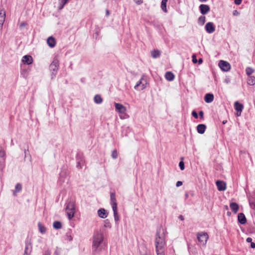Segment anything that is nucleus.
<instances>
[{
	"label": "nucleus",
	"instance_id": "f257e3e1",
	"mask_svg": "<svg viewBox=\"0 0 255 255\" xmlns=\"http://www.w3.org/2000/svg\"><path fill=\"white\" fill-rule=\"evenodd\" d=\"M104 236L102 233L96 232L93 237L92 251L94 255L99 254L103 247Z\"/></svg>",
	"mask_w": 255,
	"mask_h": 255
},
{
	"label": "nucleus",
	"instance_id": "f03ea898",
	"mask_svg": "<svg viewBox=\"0 0 255 255\" xmlns=\"http://www.w3.org/2000/svg\"><path fill=\"white\" fill-rule=\"evenodd\" d=\"M165 231L160 228L156 232L155 248H165Z\"/></svg>",
	"mask_w": 255,
	"mask_h": 255
},
{
	"label": "nucleus",
	"instance_id": "7ed1b4c3",
	"mask_svg": "<svg viewBox=\"0 0 255 255\" xmlns=\"http://www.w3.org/2000/svg\"><path fill=\"white\" fill-rule=\"evenodd\" d=\"M65 211L69 220H71L75 215L76 212L75 203L73 201H69L66 204Z\"/></svg>",
	"mask_w": 255,
	"mask_h": 255
},
{
	"label": "nucleus",
	"instance_id": "20e7f679",
	"mask_svg": "<svg viewBox=\"0 0 255 255\" xmlns=\"http://www.w3.org/2000/svg\"><path fill=\"white\" fill-rule=\"evenodd\" d=\"M59 62L57 59H54L49 66L50 70L51 72V78L55 77L58 70Z\"/></svg>",
	"mask_w": 255,
	"mask_h": 255
},
{
	"label": "nucleus",
	"instance_id": "39448f33",
	"mask_svg": "<svg viewBox=\"0 0 255 255\" xmlns=\"http://www.w3.org/2000/svg\"><path fill=\"white\" fill-rule=\"evenodd\" d=\"M208 235L205 232H200L197 234L198 244L201 246H204L206 244L208 239Z\"/></svg>",
	"mask_w": 255,
	"mask_h": 255
},
{
	"label": "nucleus",
	"instance_id": "423d86ee",
	"mask_svg": "<svg viewBox=\"0 0 255 255\" xmlns=\"http://www.w3.org/2000/svg\"><path fill=\"white\" fill-rule=\"evenodd\" d=\"M147 81L145 79L144 75H142L140 80L137 82L134 86V88L136 90L141 91L146 87Z\"/></svg>",
	"mask_w": 255,
	"mask_h": 255
},
{
	"label": "nucleus",
	"instance_id": "0eeeda50",
	"mask_svg": "<svg viewBox=\"0 0 255 255\" xmlns=\"http://www.w3.org/2000/svg\"><path fill=\"white\" fill-rule=\"evenodd\" d=\"M25 247L24 249V255H30L32 250V246L30 241L29 239H27L25 242Z\"/></svg>",
	"mask_w": 255,
	"mask_h": 255
},
{
	"label": "nucleus",
	"instance_id": "6e6552de",
	"mask_svg": "<svg viewBox=\"0 0 255 255\" xmlns=\"http://www.w3.org/2000/svg\"><path fill=\"white\" fill-rule=\"evenodd\" d=\"M218 65L221 70L225 72L228 71L231 68L230 63L223 60L220 61Z\"/></svg>",
	"mask_w": 255,
	"mask_h": 255
},
{
	"label": "nucleus",
	"instance_id": "1a4fd4ad",
	"mask_svg": "<svg viewBox=\"0 0 255 255\" xmlns=\"http://www.w3.org/2000/svg\"><path fill=\"white\" fill-rule=\"evenodd\" d=\"M205 29L207 33L211 34L215 31V26L213 22H208L206 24Z\"/></svg>",
	"mask_w": 255,
	"mask_h": 255
},
{
	"label": "nucleus",
	"instance_id": "9d476101",
	"mask_svg": "<svg viewBox=\"0 0 255 255\" xmlns=\"http://www.w3.org/2000/svg\"><path fill=\"white\" fill-rule=\"evenodd\" d=\"M116 110L120 114H125L126 112L127 108L122 104L120 103H115Z\"/></svg>",
	"mask_w": 255,
	"mask_h": 255
},
{
	"label": "nucleus",
	"instance_id": "9b49d317",
	"mask_svg": "<svg viewBox=\"0 0 255 255\" xmlns=\"http://www.w3.org/2000/svg\"><path fill=\"white\" fill-rule=\"evenodd\" d=\"M110 203L112 209L118 208L116 193L115 192H112L110 194Z\"/></svg>",
	"mask_w": 255,
	"mask_h": 255
},
{
	"label": "nucleus",
	"instance_id": "f8f14e48",
	"mask_svg": "<svg viewBox=\"0 0 255 255\" xmlns=\"http://www.w3.org/2000/svg\"><path fill=\"white\" fill-rule=\"evenodd\" d=\"M199 10L200 12L205 15L207 14L210 10V8L208 5L202 4L199 6Z\"/></svg>",
	"mask_w": 255,
	"mask_h": 255
},
{
	"label": "nucleus",
	"instance_id": "ddd939ff",
	"mask_svg": "<svg viewBox=\"0 0 255 255\" xmlns=\"http://www.w3.org/2000/svg\"><path fill=\"white\" fill-rule=\"evenodd\" d=\"M217 188L219 191H225L226 189V184L225 182L217 180L216 182Z\"/></svg>",
	"mask_w": 255,
	"mask_h": 255
},
{
	"label": "nucleus",
	"instance_id": "4468645a",
	"mask_svg": "<svg viewBox=\"0 0 255 255\" xmlns=\"http://www.w3.org/2000/svg\"><path fill=\"white\" fill-rule=\"evenodd\" d=\"M68 175V171L67 169H62L59 174V181L60 182H64L65 178Z\"/></svg>",
	"mask_w": 255,
	"mask_h": 255
},
{
	"label": "nucleus",
	"instance_id": "2eb2a0df",
	"mask_svg": "<svg viewBox=\"0 0 255 255\" xmlns=\"http://www.w3.org/2000/svg\"><path fill=\"white\" fill-rule=\"evenodd\" d=\"M99 217L102 219H105L107 217L108 212L104 208H100L97 211Z\"/></svg>",
	"mask_w": 255,
	"mask_h": 255
},
{
	"label": "nucleus",
	"instance_id": "dca6fc26",
	"mask_svg": "<svg viewBox=\"0 0 255 255\" xmlns=\"http://www.w3.org/2000/svg\"><path fill=\"white\" fill-rule=\"evenodd\" d=\"M5 19V12L3 9H0V28H2Z\"/></svg>",
	"mask_w": 255,
	"mask_h": 255
},
{
	"label": "nucleus",
	"instance_id": "f3484780",
	"mask_svg": "<svg viewBox=\"0 0 255 255\" xmlns=\"http://www.w3.org/2000/svg\"><path fill=\"white\" fill-rule=\"evenodd\" d=\"M22 61L24 63H26L27 65H29L32 63L33 59L31 56L25 55L22 57Z\"/></svg>",
	"mask_w": 255,
	"mask_h": 255
},
{
	"label": "nucleus",
	"instance_id": "a211bd4d",
	"mask_svg": "<svg viewBox=\"0 0 255 255\" xmlns=\"http://www.w3.org/2000/svg\"><path fill=\"white\" fill-rule=\"evenodd\" d=\"M47 43L49 47L53 48L56 45V40L53 37L50 36L47 38Z\"/></svg>",
	"mask_w": 255,
	"mask_h": 255
},
{
	"label": "nucleus",
	"instance_id": "6ab92c4d",
	"mask_svg": "<svg viewBox=\"0 0 255 255\" xmlns=\"http://www.w3.org/2000/svg\"><path fill=\"white\" fill-rule=\"evenodd\" d=\"M239 222L241 224H245L247 222L246 218L243 213H239L238 216Z\"/></svg>",
	"mask_w": 255,
	"mask_h": 255
},
{
	"label": "nucleus",
	"instance_id": "aec40b11",
	"mask_svg": "<svg viewBox=\"0 0 255 255\" xmlns=\"http://www.w3.org/2000/svg\"><path fill=\"white\" fill-rule=\"evenodd\" d=\"M204 100L207 103H210L214 100V95L212 94H206L204 97Z\"/></svg>",
	"mask_w": 255,
	"mask_h": 255
},
{
	"label": "nucleus",
	"instance_id": "412c9836",
	"mask_svg": "<svg viewBox=\"0 0 255 255\" xmlns=\"http://www.w3.org/2000/svg\"><path fill=\"white\" fill-rule=\"evenodd\" d=\"M206 126L204 124H199L197 127V130L200 134H203L205 132Z\"/></svg>",
	"mask_w": 255,
	"mask_h": 255
},
{
	"label": "nucleus",
	"instance_id": "4be33fe9",
	"mask_svg": "<svg viewBox=\"0 0 255 255\" xmlns=\"http://www.w3.org/2000/svg\"><path fill=\"white\" fill-rule=\"evenodd\" d=\"M230 207L232 212L234 213H236L239 210V205L236 203H231Z\"/></svg>",
	"mask_w": 255,
	"mask_h": 255
},
{
	"label": "nucleus",
	"instance_id": "5701e85b",
	"mask_svg": "<svg viewBox=\"0 0 255 255\" xmlns=\"http://www.w3.org/2000/svg\"><path fill=\"white\" fill-rule=\"evenodd\" d=\"M166 79L168 81H172L174 79V75L171 72H167L165 75Z\"/></svg>",
	"mask_w": 255,
	"mask_h": 255
},
{
	"label": "nucleus",
	"instance_id": "b1692460",
	"mask_svg": "<svg viewBox=\"0 0 255 255\" xmlns=\"http://www.w3.org/2000/svg\"><path fill=\"white\" fill-rule=\"evenodd\" d=\"M244 107L243 105L238 102H236L235 103V109L237 112H240V113L242 111Z\"/></svg>",
	"mask_w": 255,
	"mask_h": 255
},
{
	"label": "nucleus",
	"instance_id": "393cba45",
	"mask_svg": "<svg viewBox=\"0 0 255 255\" xmlns=\"http://www.w3.org/2000/svg\"><path fill=\"white\" fill-rule=\"evenodd\" d=\"M22 189L21 184L20 183H17L15 187V190L13 191V194L14 196H16L17 192H19Z\"/></svg>",
	"mask_w": 255,
	"mask_h": 255
},
{
	"label": "nucleus",
	"instance_id": "a878e982",
	"mask_svg": "<svg viewBox=\"0 0 255 255\" xmlns=\"http://www.w3.org/2000/svg\"><path fill=\"white\" fill-rule=\"evenodd\" d=\"M38 227L39 232L41 234H44L46 233V228L40 222H39L38 223Z\"/></svg>",
	"mask_w": 255,
	"mask_h": 255
},
{
	"label": "nucleus",
	"instance_id": "bb28decb",
	"mask_svg": "<svg viewBox=\"0 0 255 255\" xmlns=\"http://www.w3.org/2000/svg\"><path fill=\"white\" fill-rule=\"evenodd\" d=\"M157 255H165V248H155Z\"/></svg>",
	"mask_w": 255,
	"mask_h": 255
},
{
	"label": "nucleus",
	"instance_id": "cd10ccee",
	"mask_svg": "<svg viewBox=\"0 0 255 255\" xmlns=\"http://www.w3.org/2000/svg\"><path fill=\"white\" fill-rule=\"evenodd\" d=\"M247 82L249 85H254L255 84V77L250 76L248 77Z\"/></svg>",
	"mask_w": 255,
	"mask_h": 255
},
{
	"label": "nucleus",
	"instance_id": "c85d7f7f",
	"mask_svg": "<svg viewBox=\"0 0 255 255\" xmlns=\"http://www.w3.org/2000/svg\"><path fill=\"white\" fill-rule=\"evenodd\" d=\"M151 55L152 58H156L160 55V52L157 50H154L151 52Z\"/></svg>",
	"mask_w": 255,
	"mask_h": 255
},
{
	"label": "nucleus",
	"instance_id": "c756f323",
	"mask_svg": "<svg viewBox=\"0 0 255 255\" xmlns=\"http://www.w3.org/2000/svg\"><path fill=\"white\" fill-rule=\"evenodd\" d=\"M70 0H59V9H62L64 5L68 3Z\"/></svg>",
	"mask_w": 255,
	"mask_h": 255
},
{
	"label": "nucleus",
	"instance_id": "7c9ffc66",
	"mask_svg": "<svg viewBox=\"0 0 255 255\" xmlns=\"http://www.w3.org/2000/svg\"><path fill=\"white\" fill-rule=\"evenodd\" d=\"M249 203L251 208L255 210V197H252L250 198Z\"/></svg>",
	"mask_w": 255,
	"mask_h": 255
},
{
	"label": "nucleus",
	"instance_id": "2f4dec72",
	"mask_svg": "<svg viewBox=\"0 0 255 255\" xmlns=\"http://www.w3.org/2000/svg\"><path fill=\"white\" fill-rule=\"evenodd\" d=\"M94 100L95 103H96V104H100L102 103V102L103 101V99H102L101 96L99 95H96L94 97Z\"/></svg>",
	"mask_w": 255,
	"mask_h": 255
},
{
	"label": "nucleus",
	"instance_id": "473e14b6",
	"mask_svg": "<svg viewBox=\"0 0 255 255\" xmlns=\"http://www.w3.org/2000/svg\"><path fill=\"white\" fill-rule=\"evenodd\" d=\"M114 212V217L115 222H118L120 218L118 213V208L112 209Z\"/></svg>",
	"mask_w": 255,
	"mask_h": 255
},
{
	"label": "nucleus",
	"instance_id": "72a5a7b5",
	"mask_svg": "<svg viewBox=\"0 0 255 255\" xmlns=\"http://www.w3.org/2000/svg\"><path fill=\"white\" fill-rule=\"evenodd\" d=\"M167 2V0H162L161 3V8L162 10L164 12H167L166 9V4Z\"/></svg>",
	"mask_w": 255,
	"mask_h": 255
},
{
	"label": "nucleus",
	"instance_id": "f704fd0d",
	"mask_svg": "<svg viewBox=\"0 0 255 255\" xmlns=\"http://www.w3.org/2000/svg\"><path fill=\"white\" fill-rule=\"evenodd\" d=\"M53 226L56 229H60L62 228V224L59 221H55L53 224Z\"/></svg>",
	"mask_w": 255,
	"mask_h": 255
},
{
	"label": "nucleus",
	"instance_id": "c9c22d12",
	"mask_svg": "<svg viewBox=\"0 0 255 255\" xmlns=\"http://www.w3.org/2000/svg\"><path fill=\"white\" fill-rule=\"evenodd\" d=\"M246 72L247 75L250 76L254 72V70L252 68L249 67L246 69Z\"/></svg>",
	"mask_w": 255,
	"mask_h": 255
},
{
	"label": "nucleus",
	"instance_id": "e433bc0d",
	"mask_svg": "<svg viewBox=\"0 0 255 255\" xmlns=\"http://www.w3.org/2000/svg\"><path fill=\"white\" fill-rule=\"evenodd\" d=\"M206 17L204 16H201L198 18V22L201 25H203L205 22Z\"/></svg>",
	"mask_w": 255,
	"mask_h": 255
},
{
	"label": "nucleus",
	"instance_id": "4c0bfd02",
	"mask_svg": "<svg viewBox=\"0 0 255 255\" xmlns=\"http://www.w3.org/2000/svg\"><path fill=\"white\" fill-rule=\"evenodd\" d=\"M5 155V152L4 150L2 148V147H0V157L3 158Z\"/></svg>",
	"mask_w": 255,
	"mask_h": 255
},
{
	"label": "nucleus",
	"instance_id": "58836bf2",
	"mask_svg": "<svg viewBox=\"0 0 255 255\" xmlns=\"http://www.w3.org/2000/svg\"><path fill=\"white\" fill-rule=\"evenodd\" d=\"M112 157L114 159H116L118 157V152L116 150H114L112 153Z\"/></svg>",
	"mask_w": 255,
	"mask_h": 255
},
{
	"label": "nucleus",
	"instance_id": "ea45409f",
	"mask_svg": "<svg viewBox=\"0 0 255 255\" xmlns=\"http://www.w3.org/2000/svg\"><path fill=\"white\" fill-rule=\"evenodd\" d=\"M66 236L67 240H68L69 241H72L73 237L71 235V233L70 232H67L66 233Z\"/></svg>",
	"mask_w": 255,
	"mask_h": 255
},
{
	"label": "nucleus",
	"instance_id": "a19ab883",
	"mask_svg": "<svg viewBox=\"0 0 255 255\" xmlns=\"http://www.w3.org/2000/svg\"><path fill=\"white\" fill-rule=\"evenodd\" d=\"M179 166L181 170H183L185 168L184 162L182 161H180Z\"/></svg>",
	"mask_w": 255,
	"mask_h": 255
},
{
	"label": "nucleus",
	"instance_id": "79ce46f5",
	"mask_svg": "<svg viewBox=\"0 0 255 255\" xmlns=\"http://www.w3.org/2000/svg\"><path fill=\"white\" fill-rule=\"evenodd\" d=\"M83 164V161L82 160H81L80 161H78L77 163V167L81 168Z\"/></svg>",
	"mask_w": 255,
	"mask_h": 255
},
{
	"label": "nucleus",
	"instance_id": "37998d69",
	"mask_svg": "<svg viewBox=\"0 0 255 255\" xmlns=\"http://www.w3.org/2000/svg\"><path fill=\"white\" fill-rule=\"evenodd\" d=\"M104 226L106 227H111L110 223L109 220L107 219L104 221Z\"/></svg>",
	"mask_w": 255,
	"mask_h": 255
},
{
	"label": "nucleus",
	"instance_id": "c03bdc74",
	"mask_svg": "<svg viewBox=\"0 0 255 255\" xmlns=\"http://www.w3.org/2000/svg\"><path fill=\"white\" fill-rule=\"evenodd\" d=\"M60 249L57 247L55 249V251L54 252V255H60Z\"/></svg>",
	"mask_w": 255,
	"mask_h": 255
},
{
	"label": "nucleus",
	"instance_id": "a18cd8bd",
	"mask_svg": "<svg viewBox=\"0 0 255 255\" xmlns=\"http://www.w3.org/2000/svg\"><path fill=\"white\" fill-rule=\"evenodd\" d=\"M192 115L193 117H194L195 119H197L198 118V114L196 112H195V111H193L192 112Z\"/></svg>",
	"mask_w": 255,
	"mask_h": 255
},
{
	"label": "nucleus",
	"instance_id": "49530a36",
	"mask_svg": "<svg viewBox=\"0 0 255 255\" xmlns=\"http://www.w3.org/2000/svg\"><path fill=\"white\" fill-rule=\"evenodd\" d=\"M239 14H240V13L237 10H234L233 12V15L234 16H238Z\"/></svg>",
	"mask_w": 255,
	"mask_h": 255
},
{
	"label": "nucleus",
	"instance_id": "de8ad7c7",
	"mask_svg": "<svg viewBox=\"0 0 255 255\" xmlns=\"http://www.w3.org/2000/svg\"><path fill=\"white\" fill-rule=\"evenodd\" d=\"M4 167V161H1L0 162V169L2 170Z\"/></svg>",
	"mask_w": 255,
	"mask_h": 255
},
{
	"label": "nucleus",
	"instance_id": "09e8293b",
	"mask_svg": "<svg viewBox=\"0 0 255 255\" xmlns=\"http://www.w3.org/2000/svg\"><path fill=\"white\" fill-rule=\"evenodd\" d=\"M242 0H235L234 2L237 5H240L242 3Z\"/></svg>",
	"mask_w": 255,
	"mask_h": 255
},
{
	"label": "nucleus",
	"instance_id": "8fccbe9b",
	"mask_svg": "<svg viewBox=\"0 0 255 255\" xmlns=\"http://www.w3.org/2000/svg\"><path fill=\"white\" fill-rule=\"evenodd\" d=\"M43 255H51V252L49 250L45 251Z\"/></svg>",
	"mask_w": 255,
	"mask_h": 255
},
{
	"label": "nucleus",
	"instance_id": "3c124183",
	"mask_svg": "<svg viewBox=\"0 0 255 255\" xmlns=\"http://www.w3.org/2000/svg\"><path fill=\"white\" fill-rule=\"evenodd\" d=\"M192 61L194 63H196L197 62V60L196 58V56L195 55H193L192 56Z\"/></svg>",
	"mask_w": 255,
	"mask_h": 255
},
{
	"label": "nucleus",
	"instance_id": "603ef678",
	"mask_svg": "<svg viewBox=\"0 0 255 255\" xmlns=\"http://www.w3.org/2000/svg\"><path fill=\"white\" fill-rule=\"evenodd\" d=\"M199 115L201 119H203L204 117V112L202 111H200L199 113Z\"/></svg>",
	"mask_w": 255,
	"mask_h": 255
},
{
	"label": "nucleus",
	"instance_id": "864d4df0",
	"mask_svg": "<svg viewBox=\"0 0 255 255\" xmlns=\"http://www.w3.org/2000/svg\"><path fill=\"white\" fill-rule=\"evenodd\" d=\"M183 183L182 181H178L176 182V186L177 187H179L182 185Z\"/></svg>",
	"mask_w": 255,
	"mask_h": 255
},
{
	"label": "nucleus",
	"instance_id": "5fc2aeb1",
	"mask_svg": "<svg viewBox=\"0 0 255 255\" xmlns=\"http://www.w3.org/2000/svg\"><path fill=\"white\" fill-rule=\"evenodd\" d=\"M135 3L137 4H140L142 3V0H133Z\"/></svg>",
	"mask_w": 255,
	"mask_h": 255
},
{
	"label": "nucleus",
	"instance_id": "6e6d98bb",
	"mask_svg": "<svg viewBox=\"0 0 255 255\" xmlns=\"http://www.w3.org/2000/svg\"><path fill=\"white\" fill-rule=\"evenodd\" d=\"M26 25V23L25 22H22L20 24L19 27L20 28H22Z\"/></svg>",
	"mask_w": 255,
	"mask_h": 255
},
{
	"label": "nucleus",
	"instance_id": "4d7b16f0",
	"mask_svg": "<svg viewBox=\"0 0 255 255\" xmlns=\"http://www.w3.org/2000/svg\"><path fill=\"white\" fill-rule=\"evenodd\" d=\"M246 241L248 243H251L252 242V239L251 238L249 237V238H248L247 239Z\"/></svg>",
	"mask_w": 255,
	"mask_h": 255
},
{
	"label": "nucleus",
	"instance_id": "13d9d810",
	"mask_svg": "<svg viewBox=\"0 0 255 255\" xmlns=\"http://www.w3.org/2000/svg\"><path fill=\"white\" fill-rule=\"evenodd\" d=\"M251 247L252 248H253V249L255 248V243L252 242L251 244Z\"/></svg>",
	"mask_w": 255,
	"mask_h": 255
},
{
	"label": "nucleus",
	"instance_id": "bf43d9fd",
	"mask_svg": "<svg viewBox=\"0 0 255 255\" xmlns=\"http://www.w3.org/2000/svg\"><path fill=\"white\" fill-rule=\"evenodd\" d=\"M178 218L180 220L182 221L184 219V217L182 215H180Z\"/></svg>",
	"mask_w": 255,
	"mask_h": 255
},
{
	"label": "nucleus",
	"instance_id": "052dcab7",
	"mask_svg": "<svg viewBox=\"0 0 255 255\" xmlns=\"http://www.w3.org/2000/svg\"><path fill=\"white\" fill-rule=\"evenodd\" d=\"M203 62V60L202 58H200L199 60H198V63L199 64H201Z\"/></svg>",
	"mask_w": 255,
	"mask_h": 255
},
{
	"label": "nucleus",
	"instance_id": "680f3d73",
	"mask_svg": "<svg viewBox=\"0 0 255 255\" xmlns=\"http://www.w3.org/2000/svg\"><path fill=\"white\" fill-rule=\"evenodd\" d=\"M28 151V149H25L24 150V154H25V157L26 156L27 152Z\"/></svg>",
	"mask_w": 255,
	"mask_h": 255
},
{
	"label": "nucleus",
	"instance_id": "e2e57ef3",
	"mask_svg": "<svg viewBox=\"0 0 255 255\" xmlns=\"http://www.w3.org/2000/svg\"><path fill=\"white\" fill-rule=\"evenodd\" d=\"M110 14V12L108 10H106V15L107 16H108Z\"/></svg>",
	"mask_w": 255,
	"mask_h": 255
},
{
	"label": "nucleus",
	"instance_id": "0e129e2a",
	"mask_svg": "<svg viewBox=\"0 0 255 255\" xmlns=\"http://www.w3.org/2000/svg\"><path fill=\"white\" fill-rule=\"evenodd\" d=\"M227 120H224V121H223L222 122V124H223V125H225V124H226L227 123Z\"/></svg>",
	"mask_w": 255,
	"mask_h": 255
},
{
	"label": "nucleus",
	"instance_id": "69168bd1",
	"mask_svg": "<svg viewBox=\"0 0 255 255\" xmlns=\"http://www.w3.org/2000/svg\"><path fill=\"white\" fill-rule=\"evenodd\" d=\"M208 0H199L201 2H206Z\"/></svg>",
	"mask_w": 255,
	"mask_h": 255
},
{
	"label": "nucleus",
	"instance_id": "338daca9",
	"mask_svg": "<svg viewBox=\"0 0 255 255\" xmlns=\"http://www.w3.org/2000/svg\"><path fill=\"white\" fill-rule=\"evenodd\" d=\"M188 194H186V197H188Z\"/></svg>",
	"mask_w": 255,
	"mask_h": 255
},
{
	"label": "nucleus",
	"instance_id": "774afa93",
	"mask_svg": "<svg viewBox=\"0 0 255 255\" xmlns=\"http://www.w3.org/2000/svg\"><path fill=\"white\" fill-rule=\"evenodd\" d=\"M11 143H12V144H13V141H12V140H11Z\"/></svg>",
	"mask_w": 255,
	"mask_h": 255
}]
</instances>
